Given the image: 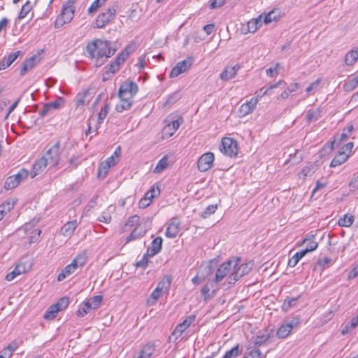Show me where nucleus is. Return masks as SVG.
Here are the masks:
<instances>
[{"mask_svg":"<svg viewBox=\"0 0 358 358\" xmlns=\"http://www.w3.org/2000/svg\"><path fill=\"white\" fill-rule=\"evenodd\" d=\"M86 50L92 58L97 60L101 59V62L96 66H101L107 59L115 52V49L110 47V42L100 39L94 40L87 45Z\"/></svg>","mask_w":358,"mask_h":358,"instance_id":"obj_1","label":"nucleus"},{"mask_svg":"<svg viewBox=\"0 0 358 358\" xmlns=\"http://www.w3.org/2000/svg\"><path fill=\"white\" fill-rule=\"evenodd\" d=\"M230 262L231 263V266L232 271L229 277V285L234 284L241 278L249 273L253 266V264L252 262L240 264V258L230 259Z\"/></svg>","mask_w":358,"mask_h":358,"instance_id":"obj_2","label":"nucleus"},{"mask_svg":"<svg viewBox=\"0 0 358 358\" xmlns=\"http://www.w3.org/2000/svg\"><path fill=\"white\" fill-rule=\"evenodd\" d=\"M117 8V6L113 4L111 7L99 13L95 20L94 27L99 29L103 28L112 21L116 15Z\"/></svg>","mask_w":358,"mask_h":358,"instance_id":"obj_3","label":"nucleus"},{"mask_svg":"<svg viewBox=\"0 0 358 358\" xmlns=\"http://www.w3.org/2000/svg\"><path fill=\"white\" fill-rule=\"evenodd\" d=\"M74 12L75 8L73 1H69L64 4L59 17L55 21V27L59 28L64 24L69 22L73 17Z\"/></svg>","mask_w":358,"mask_h":358,"instance_id":"obj_4","label":"nucleus"},{"mask_svg":"<svg viewBox=\"0 0 358 358\" xmlns=\"http://www.w3.org/2000/svg\"><path fill=\"white\" fill-rule=\"evenodd\" d=\"M231 264L229 259L220 266L215 273V277L214 278L215 282L219 284L224 278H227L226 282L223 283V285L229 287L231 285L229 284V277L232 271Z\"/></svg>","mask_w":358,"mask_h":358,"instance_id":"obj_5","label":"nucleus"},{"mask_svg":"<svg viewBox=\"0 0 358 358\" xmlns=\"http://www.w3.org/2000/svg\"><path fill=\"white\" fill-rule=\"evenodd\" d=\"M29 176V172L25 169H20L17 173L8 177L4 183V188L7 190L15 188L22 180Z\"/></svg>","mask_w":358,"mask_h":358,"instance_id":"obj_6","label":"nucleus"},{"mask_svg":"<svg viewBox=\"0 0 358 358\" xmlns=\"http://www.w3.org/2000/svg\"><path fill=\"white\" fill-rule=\"evenodd\" d=\"M220 150L225 155L230 157L236 156L238 150L236 141L229 137L223 138L222 139V147L220 148Z\"/></svg>","mask_w":358,"mask_h":358,"instance_id":"obj_7","label":"nucleus"},{"mask_svg":"<svg viewBox=\"0 0 358 358\" xmlns=\"http://www.w3.org/2000/svg\"><path fill=\"white\" fill-rule=\"evenodd\" d=\"M59 148L60 143L57 141L50 147L43 156L48 164L52 166H57L59 164L60 159Z\"/></svg>","mask_w":358,"mask_h":358,"instance_id":"obj_8","label":"nucleus"},{"mask_svg":"<svg viewBox=\"0 0 358 358\" xmlns=\"http://www.w3.org/2000/svg\"><path fill=\"white\" fill-rule=\"evenodd\" d=\"M138 91V85L134 81H125L120 87L118 97H133Z\"/></svg>","mask_w":358,"mask_h":358,"instance_id":"obj_9","label":"nucleus"},{"mask_svg":"<svg viewBox=\"0 0 358 358\" xmlns=\"http://www.w3.org/2000/svg\"><path fill=\"white\" fill-rule=\"evenodd\" d=\"M214 159V155L212 152L202 155L197 162L198 169L201 172L207 171L213 166Z\"/></svg>","mask_w":358,"mask_h":358,"instance_id":"obj_10","label":"nucleus"},{"mask_svg":"<svg viewBox=\"0 0 358 358\" xmlns=\"http://www.w3.org/2000/svg\"><path fill=\"white\" fill-rule=\"evenodd\" d=\"M183 122L182 117H180L177 120H172L167 123L162 129L163 138L171 137L178 130L180 124Z\"/></svg>","mask_w":358,"mask_h":358,"instance_id":"obj_11","label":"nucleus"},{"mask_svg":"<svg viewBox=\"0 0 358 358\" xmlns=\"http://www.w3.org/2000/svg\"><path fill=\"white\" fill-rule=\"evenodd\" d=\"M219 289L218 284L213 280L208 281L201 289V292L205 301L213 298Z\"/></svg>","mask_w":358,"mask_h":358,"instance_id":"obj_12","label":"nucleus"},{"mask_svg":"<svg viewBox=\"0 0 358 358\" xmlns=\"http://www.w3.org/2000/svg\"><path fill=\"white\" fill-rule=\"evenodd\" d=\"M192 64V61L190 58L178 62L176 65L172 69L169 76L170 78H176L181 73L185 72L190 68Z\"/></svg>","mask_w":358,"mask_h":358,"instance_id":"obj_13","label":"nucleus"},{"mask_svg":"<svg viewBox=\"0 0 358 358\" xmlns=\"http://www.w3.org/2000/svg\"><path fill=\"white\" fill-rule=\"evenodd\" d=\"M180 231V221L177 217H173L166 228L165 235L167 238H176Z\"/></svg>","mask_w":358,"mask_h":358,"instance_id":"obj_14","label":"nucleus"},{"mask_svg":"<svg viewBox=\"0 0 358 358\" xmlns=\"http://www.w3.org/2000/svg\"><path fill=\"white\" fill-rule=\"evenodd\" d=\"M196 315H191L187 317L182 323L178 324L173 331V334L180 336L192 323L195 322Z\"/></svg>","mask_w":358,"mask_h":358,"instance_id":"obj_15","label":"nucleus"},{"mask_svg":"<svg viewBox=\"0 0 358 358\" xmlns=\"http://www.w3.org/2000/svg\"><path fill=\"white\" fill-rule=\"evenodd\" d=\"M257 103V98H252L249 101L243 103L239 108V115L245 116L251 113Z\"/></svg>","mask_w":358,"mask_h":358,"instance_id":"obj_16","label":"nucleus"},{"mask_svg":"<svg viewBox=\"0 0 358 358\" xmlns=\"http://www.w3.org/2000/svg\"><path fill=\"white\" fill-rule=\"evenodd\" d=\"M21 54V51L17 50L10 52L8 56L3 57L0 61V71L4 70L10 66Z\"/></svg>","mask_w":358,"mask_h":358,"instance_id":"obj_17","label":"nucleus"},{"mask_svg":"<svg viewBox=\"0 0 358 358\" xmlns=\"http://www.w3.org/2000/svg\"><path fill=\"white\" fill-rule=\"evenodd\" d=\"M241 69V66L239 64H236L233 66H227L225 69L221 73L220 78L222 80L227 81L230 79H232L236 76L237 72Z\"/></svg>","mask_w":358,"mask_h":358,"instance_id":"obj_18","label":"nucleus"},{"mask_svg":"<svg viewBox=\"0 0 358 358\" xmlns=\"http://www.w3.org/2000/svg\"><path fill=\"white\" fill-rule=\"evenodd\" d=\"M162 241L163 240L161 237H157L155 238L152 241L151 246L147 249V255L149 257H153L157 254L162 249Z\"/></svg>","mask_w":358,"mask_h":358,"instance_id":"obj_19","label":"nucleus"},{"mask_svg":"<svg viewBox=\"0 0 358 358\" xmlns=\"http://www.w3.org/2000/svg\"><path fill=\"white\" fill-rule=\"evenodd\" d=\"M120 102L116 105L115 110L118 113L130 109L133 104V99L129 97H119Z\"/></svg>","mask_w":358,"mask_h":358,"instance_id":"obj_20","label":"nucleus"},{"mask_svg":"<svg viewBox=\"0 0 358 358\" xmlns=\"http://www.w3.org/2000/svg\"><path fill=\"white\" fill-rule=\"evenodd\" d=\"M262 24V15H260L257 18H253L248 22L247 30L244 32L255 33Z\"/></svg>","mask_w":358,"mask_h":358,"instance_id":"obj_21","label":"nucleus"},{"mask_svg":"<svg viewBox=\"0 0 358 358\" xmlns=\"http://www.w3.org/2000/svg\"><path fill=\"white\" fill-rule=\"evenodd\" d=\"M48 164V162L43 157L36 161L33 166V170L31 172V178H34L38 174L41 173L46 168Z\"/></svg>","mask_w":358,"mask_h":358,"instance_id":"obj_22","label":"nucleus"},{"mask_svg":"<svg viewBox=\"0 0 358 358\" xmlns=\"http://www.w3.org/2000/svg\"><path fill=\"white\" fill-rule=\"evenodd\" d=\"M77 227L76 220L66 222L61 229V234L64 236H71Z\"/></svg>","mask_w":358,"mask_h":358,"instance_id":"obj_23","label":"nucleus"},{"mask_svg":"<svg viewBox=\"0 0 358 358\" xmlns=\"http://www.w3.org/2000/svg\"><path fill=\"white\" fill-rule=\"evenodd\" d=\"M349 155L348 154H345L344 151H339L334 157V159L331 160L330 166L331 167H336L338 166L345 162L347 161L348 159Z\"/></svg>","mask_w":358,"mask_h":358,"instance_id":"obj_24","label":"nucleus"},{"mask_svg":"<svg viewBox=\"0 0 358 358\" xmlns=\"http://www.w3.org/2000/svg\"><path fill=\"white\" fill-rule=\"evenodd\" d=\"M147 230L141 227H136L126 238V243H129L131 241L136 240L141 237H143L146 234Z\"/></svg>","mask_w":358,"mask_h":358,"instance_id":"obj_25","label":"nucleus"},{"mask_svg":"<svg viewBox=\"0 0 358 358\" xmlns=\"http://www.w3.org/2000/svg\"><path fill=\"white\" fill-rule=\"evenodd\" d=\"M25 272V266L23 264H18L15 268L10 273H8L5 279L7 281H11L17 275L24 273Z\"/></svg>","mask_w":358,"mask_h":358,"instance_id":"obj_26","label":"nucleus"},{"mask_svg":"<svg viewBox=\"0 0 358 358\" xmlns=\"http://www.w3.org/2000/svg\"><path fill=\"white\" fill-rule=\"evenodd\" d=\"M314 238V235H308L307 236L303 241L301 245L304 244L306 242H308V244L304 250H302L303 252H306V255L309 252L314 251L318 247V243L315 241H312Z\"/></svg>","mask_w":358,"mask_h":358,"instance_id":"obj_27","label":"nucleus"},{"mask_svg":"<svg viewBox=\"0 0 358 358\" xmlns=\"http://www.w3.org/2000/svg\"><path fill=\"white\" fill-rule=\"evenodd\" d=\"M358 60V47L349 51L345 57V63L348 66L354 64Z\"/></svg>","mask_w":358,"mask_h":358,"instance_id":"obj_28","label":"nucleus"},{"mask_svg":"<svg viewBox=\"0 0 358 358\" xmlns=\"http://www.w3.org/2000/svg\"><path fill=\"white\" fill-rule=\"evenodd\" d=\"M35 59L36 56H32L24 61L20 70V75L22 76H24L27 71L31 70L35 66Z\"/></svg>","mask_w":358,"mask_h":358,"instance_id":"obj_29","label":"nucleus"},{"mask_svg":"<svg viewBox=\"0 0 358 358\" xmlns=\"http://www.w3.org/2000/svg\"><path fill=\"white\" fill-rule=\"evenodd\" d=\"M355 221V217L352 215L345 214L338 220V224L343 227H350Z\"/></svg>","mask_w":358,"mask_h":358,"instance_id":"obj_30","label":"nucleus"},{"mask_svg":"<svg viewBox=\"0 0 358 358\" xmlns=\"http://www.w3.org/2000/svg\"><path fill=\"white\" fill-rule=\"evenodd\" d=\"M284 83L282 80H280L278 83L275 84L271 85L268 87H262L259 91L257 92V94L255 98H257V99L264 95L270 94L271 93V90L276 88L278 85H280L281 83Z\"/></svg>","mask_w":358,"mask_h":358,"instance_id":"obj_31","label":"nucleus"},{"mask_svg":"<svg viewBox=\"0 0 358 358\" xmlns=\"http://www.w3.org/2000/svg\"><path fill=\"white\" fill-rule=\"evenodd\" d=\"M317 166L314 163H309L300 172L299 177L305 178L306 176H312L316 171Z\"/></svg>","mask_w":358,"mask_h":358,"instance_id":"obj_32","label":"nucleus"},{"mask_svg":"<svg viewBox=\"0 0 358 358\" xmlns=\"http://www.w3.org/2000/svg\"><path fill=\"white\" fill-rule=\"evenodd\" d=\"M292 329L285 322L278 328L276 335L279 338H287Z\"/></svg>","mask_w":358,"mask_h":358,"instance_id":"obj_33","label":"nucleus"},{"mask_svg":"<svg viewBox=\"0 0 358 358\" xmlns=\"http://www.w3.org/2000/svg\"><path fill=\"white\" fill-rule=\"evenodd\" d=\"M321 117V110L317 108L315 110H309L306 114L307 122L310 123L312 122L317 121Z\"/></svg>","mask_w":358,"mask_h":358,"instance_id":"obj_34","label":"nucleus"},{"mask_svg":"<svg viewBox=\"0 0 358 358\" xmlns=\"http://www.w3.org/2000/svg\"><path fill=\"white\" fill-rule=\"evenodd\" d=\"M169 166L168 157L164 156L157 164L154 169V173H159L164 171Z\"/></svg>","mask_w":358,"mask_h":358,"instance_id":"obj_35","label":"nucleus"},{"mask_svg":"<svg viewBox=\"0 0 358 358\" xmlns=\"http://www.w3.org/2000/svg\"><path fill=\"white\" fill-rule=\"evenodd\" d=\"M155 350L154 344L148 343L145 345L140 352H141L146 358H150Z\"/></svg>","mask_w":358,"mask_h":358,"instance_id":"obj_36","label":"nucleus"},{"mask_svg":"<svg viewBox=\"0 0 358 358\" xmlns=\"http://www.w3.org/2000/svg\"><path fill=\"white\" fill-rule=\"evenodd\" d=\"M306 255V252L301 250L295 253L292 258H290L288 261V265L290 267H294L299 260Z\"/></svg>","mask_w":358,"mask_h":358,"instance_id":"obj_37","label":"nucleus"},{"mask_svg":"<svg viewBox=\"0 0 358 358\" xmlns=\"http://www.w3.org/2000/svg\"><path fill=\"white\" fill-rule=\"evenodd\" d=\"M102 296L101 295L94 296L90 298L86 302L90 306L92 310L96 309L101 305Z\"/></svg>","mask_w":358,"mask_h":358,"instance_id":"obj_38","label":"nucleus"},{"mask_svg":"<svg viewBox=\"0 0 358 358\" xmlns=\"http://www.w3.org/2000/svg\"><path fill=\"white\" fill-rule=\"evenodd\" d=\"M172 278L169 275L165 276L157 285V288H159V290L163 292V290H168L170 287L171 283Z\"/></svg>","mask_w":358,"mask_h":358,"instance_id":"obj_39","label":"nucleus"},{"mask_svg":"<svg viewBox=\"0 0 358 358\" xmlns=\"http://www.w3.org/2000/svg\"><path fill=\"white\" fill-rule=\"evenodd\" d=\"M162 292L159 288H155L147 300V303L150 306L154 305L160 297Z\"/></svg>","mask_w":358,"mask_h":358,"instance_id":"obj_40","label":"nucleus"},{"mask_svg":"<svg viewBox=\"0 0 358 358\" xmlns=\"http://www.w3.org/2000/svg\"><path fill=\"white\" fill-rule=\"evenodd\" d=\"M32 4L29 1H27L22 7L21 10L18 15V19L22 20L24 18L27 14L31 11L32 9Z\"/></svg>","mask_w":358,"mask_h":358,"instance_id":"obj_41","label":"nucleus"},{"mask_svg":"<svg viewBox=\"0 0 358 358\" xmlns=\"http://www.w3.org/2000/svg\"><path fill=\"white\" fill-rule=\"evenodd\" d=\"M358 86V75L350 80L346 82L343 85L345 91L350 92L355 89Z\"/></svg>","mask_w":358,"mask_h":358,"instance_id":"obj_42","label":"nucleus"},{"mask_svg":"<svg viewBox=\"0 0 358 358\" xmlns=\"http://www.w3.org/2000/svg\"><path fill=\"white\" fill-rule=\"evenodd\" d=\"M217 209V204H211L208 206L205 210L201 213V217L203 219H206L213 215Z\"/></svg>","mask_w":358,"mask_h":358,"instance_id":"obj_43","label":"nucleus"},{"mask_svg":"<svg viewBox=\"0 0 358 358\" xmlns=\"http://www.w3.org/2000/svg\"><path fill=\"white\" fill-rule=\"evenodd\" d=\"M69 304V299L66 296L62 297L59 299L57 302L54 306H56V308H58V311H62L66 309Z\"/></svg>","mask_w":358,"mask_h":358,"instance_id":"obj_44","label":"nucleus"},{"mask_svg":"<svg viewBox=\"0 0 358 358\" xmlns=\"http://www.w3.org/2000/svg\"><path fill=\"white\" fill-rule=\"evenodd\" d=\"M58 313V308H56V306L52 304L46 310L44 318L45 320H53L56 317Z\"/></svg>","mask_w":358,"mask_h":358,"instance_id":"obj_45","label":"nucleus"},{"mask_svg":"<svg viewBox=\"0 0 358 358\" xmlns=\"http://www.w3.org/2000/svg\"><path fill=\"white\" fill-rule=\"evenodd\" d=\"M350 135V134H349L347 131H344V129H343L342 134L336 135L334 137V140L331 142V149L334 148V145L336 142H338L337 145H339L343 141H345L349 137Z\"/></svg>","mask_w":358,"mask_h":358,"instance_id":"obj_46","label":"nucleus"},{"mask_svg":"<svg viewBox=\"0 0 358 358\" xmlns=\"http://www.w3.org/2000/svg\"><path fill=\"white\" fill-rule=\"evenodd\" d=\"M269 338V335L257 336L254 339V347L259 349V348L265 344Z\"/></svg>","mask_w":358,"mask_h":358,"instance_id":"obj_47","label":"nucleus"},{"mask_svg":"<svg viewBox=\"0 0 358 358\" xmlns=\"http://www.w3.org/2000/svg\"><path fill=\"white\" fill-rule=\"evenodd\" d=\"M90 306L87 303H82L77 310V315L78 317H83L91 310Z\"/></svg>","mask_w":358,"mask_h":358,"instance_id":"obj_48","label":"nucleus"},{"mask_svg":"<svg viewBox=\"0 0 358 358\" xmlns=\"http://www.w3.org/2000/svg\"><path fill=\"white\" fill-rule=\"evenodd\" d=\"M298 298H289L287 297L282 306V309L284 311H287L291 307L296 305Z\"/></svg>","mask_w":358,"mask_h":358,"instance_id":"obj_49","label":"nucleus"},{"mask_svg":"<svg viewBox=\"0 0 358 358\" xmlns=\"http://www.w3.org/2000/svg\"><path fill=\"white\" fill-rule=\"evenodd\" d=\"M109 166L106 165L103 162H101L98 168V173L97 176L99 178H103L107 175L108 170H109Z\"/></svg>","mask_w":358,"mask_h":358,"instance_id":"obj_50","label":"nucleus"},{"mask_svg":"<svg viewBox=\"0 0 358 358\" xmlns=\"http://www.w3.org/2000/svg\"><path fill=\"white\" fill-rule=\"evenodd\" d=\"M107 0H95L92 2L88 8V13H92L96 12L101 6L105 4Z\"/></svg>","mask_w":358,"mask_h":358,"instance_id":"obj_51","label":"nucleus"},{"mask_svg":"<svg viewBox=\"0 0 358 358\" xmlns=\"http://www.w3.org/2000/svg\"><path fill=\"white\" fill-rule=\"evenodd\" d=\"M160 190L158 187H157L156 189L155 187H152L145 193L143 198H146L148 201H150V202H152V199L158 196Z\"/></svg>","mask_w":358,"mask_h":358,"instance_id":"obj_52","label":"nucleus"},{"mask_svg":"<svg viewBox=\"0 0 358 358\" xmlns=\"http://www.w3.org/2000/svg\"><path fill=\"white\" fill-rule=\"evenodd\" d=\"M239 355V347L238 345H236L231 350L226 352L225 355L223 356V358H236Z\"/></svg>","mask_w":358,"mask_h":358,"instance_id":"obj_53","label":"nucleus"},{"mask_svg":"<svg viewBox=\"0 0 358 358\" xmlns=\"http://www.w3.org/2000/svg\"><path fill=\"white\" fill-rule=\"evenodd\" d=\"M64 99L62 97H57L55 101L48 103L50 108L52 109H59L63 107L64 104Z\"/></svg>","mask_w":358,"mask_h":358,"instance_id":"obj_54","label":"nucleus"},{"mask_svg":"<svg viewBox=\"0 0 358 358\" xmlns=\"http://www.w3.org/2000/svg\"><path fill=\"white\" fill-rule=\"evenodd\" d=\"M331 262H332V259L329 257H324L323 259H320L317 261V262L315 264V268L320 267V268L322 271H323L326 268V266H327V265L329 264H331Z\"/></svg>","mask_w":358,"mask_h":358,"instance_id":"obj_55","label":"nucleus"},{"mask_svg":"<svg viewBox=\"0 0 358 358\" xmlns=\"http://www.w3.org/2000/svg\"><path fill=\"white\" fill-rule=\"evenodd\" d=\"M109 104H106L98 114V124H101L108 115Z\"/></svg>","mask_w":358,"mask_h":358,"instance_id":"obj_56","label":"nucleus"},{"mask_svg":"<svg viewBox=\"0 0 358 358\" xmlns=\"http://www.w3.org/2000/svg\"><path fill=\"white\" fill-rule=\"evenodd\" d=\"M285 323L293 329L297 327L300 323V318L298 316L292 317V318L285 321Z\"/></svg>","mask_w":358,"mask_h":358,"instance_id":"obj_57","label":"nucleus"},{"mask_svg":"<svg viewBox=\"0 0 358 358\" xmlns=\"http://www.w3.org/2000/svg\"><path fill=\"white\" fill-rule=\"evenodd\" d=\"M16 348H17L16 343H12L10 344H9L7 346V348L3 349V350L2 351V354H3L4 355H6V352H8V358H10L13 355V352L15 350Z\"/></svg>","mask_w":358,"mask_h":358,"instance_id":"obj_58","label":"nucleus"},{"mask_svg":"<svg viewBox=\"0 0 358 358\" xmlns=\"http://www.w3.org/2000/svg\"><path fill=\"white\" fill-rule=\"evenodd\" d=\"M127 57H128V53H127V52H120L116 57V58H115V61L113 62V63L116 64L120 67V65L121 64H122Z\"/></svg>","mask_w":358,"mask_h":358,"instance_id":"obj_59","label":"nucleus"},{"mask_svg":"<svg viewBox=\"0 0 358 358\" xmlns=\"http://www.w3.org/2000/svg\"><path fill=\"white\" fill-rule=\"evenodd\" d=\"M148 257L147 253L145 254L142 259L136 262V266L139 268H145L148 264Z\"/></svg>","mask_w":358,"mask_h":358,"instance_id":"obj_60","label":"nucleus"},{"mask_svg":"<svg viewBox=\"0 0 358 358\" xmlns=\"http://www.w3.org/2000/svg\"><path fill=\"white\" fill-rule=\"evenodd\" d=\"M245 358H263L259 349L255 348L252 350Z\"/></svg>","mask_w":358,"mask_h":358,"instance_id":"obj_61","label":"nucleus"},{"mask_svg":"<svg viewBox=\"0 0 358 358\" xmlns=\"http://www.w3.org/2000/svg\"><path fill=\"white\" fill-rule=\"evenodd\" d=\"M262 18H263L264 22L266 24H269L272 21L275 20V19H276L275 13L273 11L269 12L268 14H266L264 17L262 16Z\"/></svg>","mask_w":358,"mask_h":358,"instance_id":"obj_62","label":"nucleus"},{"mask_svg":"<svg viewBox=\"0 0 358 358\" xmlns=\"http://www.w3.org/2000/svg\"><path fill=\"white\" fill-rule=\"evenodd\" d=\"M14 205H15L14 202L10 201H6L3 202L0 206H1V208L3 209L5 211H6V213H8L11 210V209L13 208Z\"/></svg>","mask_w":358,"mask_h":358,"instance_id":"obj_63","label":"nucleus"},{"mask_svg":"<svg viewBox=\"0 0 358 358\" xmlns=\"http://www.w3.org/2000/svg\"><path fill=\"white\" fill-rule=\"evenodd\" d=\"M140 221V217L138 215L131 216L126 223V226L133 227L138 224Z\"/></svg>","mask_w":358,"mask_h":358,"instance_id":"obj_64","label":"nucleus"}]
</instances>
